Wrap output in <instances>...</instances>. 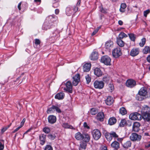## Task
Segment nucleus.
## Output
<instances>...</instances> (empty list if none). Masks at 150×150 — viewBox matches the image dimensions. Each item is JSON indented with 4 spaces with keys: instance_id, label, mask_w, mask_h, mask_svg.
<instances>
[{
    "instance_id": "1",
    "label": "nucleus",
    "mask_w": 150,
    "mask_h": 150,
    "mask_svg": "<svg viewBox=\"0 0 150 150\" xmlns=\"http://www.w3.org/2000/svg\"><path fill=\"white\" fill-rule=\"evenodd\" d=\"M81 1L79 0L77 3L76 6H74L72 9L70 7H67L66 9V13L68 16H70L73 13L74 14L78 10V7L80 6Z\"/></svg>"
},
{
    "instance_id": "2",
    "label": "nucleus",
    "mask_w": 150,
    "mask_h": 150,
    "mask_svg": "<svg viewBox=\"0 0 150 150\" xmlns=\"http://www.w3.org/2000/svg\"><path fill=\"white\" fill-rule=\"evenodd\" d=\"M150 108L147 106L145 107L144 111L142 112V118H143L145 121H150Z\"/></svg>"
},
{
    "instance_id": "3",
    "label": "nucleus",
    "mask_w": 150,
    "mask_h": 150,
    "mask_svg": "<svg viewBox=\"0 0 150 150\" xmlns=\"http://www.w3.org/2000/svg\"><path fill=\"white\" fill-rule=\"evenodd\" d=\"M55 111L58 113H60L62 112L61 110L60 109L58 105H53L51 107L48 108L47 112L48 114H50L54 112Z\"/></svg>"
},
{
    "instance_id": "4",
    "label": "nucleus",
    "mask_w": 150,
    "mask_h": 150,
    "mask_svg": "<svg viewBox=\"0 0 150 150\" xmlns=\"http://www.w3.org/2000/svg\"><path fill=\"white\" fill-rule=\"evenodd\" d=\"M138 93L141 96L145 97L146 98H150V93L147 91V88L145 87L141 88Z\"/></svg>"
},
{
    "instance_id": "5",
    "label": "nucleus",
    "mask_w": 150,
    "mask_h": 150,
    "mask_svg": "<svg viewBox=\"0 0 150 150\" xmlns=\"http://www.w3.org/2000/svg\"><path fill=\"white\" fill-rule=\"evenodd\" d=\"M121 49L119 47H117L112 50V55L113 57L115 58H117L120 56L122 53Z\"/></svg>"
},
{
    "instance_id": "6",
    "label": "nucleus",
    "mask_w": 150,
    "mask_h": 150,
    "mask_svg": "<svg viewBox=\"0 0 150 150\" xmlns=\"http://www.w3.org/2000/svg\"><path fill=\"white\" fill-rule=\"evenodd\" d=\"M92 135L94 139L98 140L101 136V133L100 131L97 129H94L92 132Z\"/></svg>"
},
{
    "instance_id": "7",
    "label": "nucleus",
    "mask_w": 150,
    "mask_h": 150,
    "mask_svg": "<svg viewBox=\"0 0 150 150\" xmlns=\"http://www.w3.org/2000/svg\"><path fill=\"white\" fill-rule=\"evenodd\" d=\"M101 62L107 65H110L111 59L108 56H104L102 57L100 59Z\"/></svg>"
},
{
    "instance_id": "8",
    "label": "nucleus",
    "mask_w": 150,
    "mask_h": 150,
    "mask_svg": "<svg viewBox=\"0 0 150 150\" xmlns=\"http://www.w3.org/2000/svg\"><path fill=\"white\" fill-rule=\"evenodd\" d=\"M129 118L132 120H140L142 119V115L138 112L131 114L129 115Z\"/></svg>"
},
{
    "instance_id": "9",
    "label": "nucleus",
    "mask_w": 150,
    "mask_h": 150,
    "mask_svg": "<svg viewBox=\"0 0 150 150\" xmlns=\"http://www.w3.org/2000/svg\"><path fill=\"white\" fill-rule=\"evenodd\" d=\"M66 87L64 88V90L70 93H72V85L71 81H68L65 84Z\"/></svg>"
},
{
    "instance_id": "10",
    "label": "nucleus",
    "mask_w": 150,
    "mask_h": 150,
    "mask_svg": "<svg viewBox=\"0 0 150 150\" xmlns=\"http://www.w3.org/2000/svg\"><path fill=\"white\" fill-rule=\"evenodd\" d=\"M142 136L136 133H132L130 136V139L133 141H139L141 139Z\"/></svg>"
},
{
    "instance_id": "11",
    "label": "nucleus",
    "mask_w": 150,
    "mask_h": 150,
    "mask_svg": "<svg viewBox=\"0 0 150 150\" xmlns=\"http://www.w3.org/2000/svg\"><path fill=\"white\" fill-rule=\"evenodd\" d=\"M104 85V83L102 81H96L94 83V86L96 88L101 89L103 88Z\"/></svg>"
},
{
    "instance_id": "12",
    "label": "nucleus",
    "mask_w": 150,
    "mask_h": 150,
    "mask_svg": "<svg viewBox=\"0 0 150 150\" xmlns=\"http://www.w3.org/2000/svg\"><path fill=\"white\" fill-rule=\"evenodd\" d=\"M80 81V74H77L73 77V85L74 86H77Z\"/></svg>"
},
{
    "instance_id": "13",
    "label": "nucleus",
    "mask_w": 150,
    "mask_h": 150,
    "mask_svg": "<svg viewBox=\"0 0 150 150\" xmlns=\"http://www.w3.org/2000/svg\"><path fill=\"white\" fill-rule=\"evenodd\" d=\"M140 52V49L139 48L134 47L131 50L129 54L130 56L134 57L139 54Z\"/></svg>"
},
{
    "instance_id": "14",
    "label": "nucleus",
    "mask_w": 150,
    "mask_h": 150,
    "mask_svg": "<svg viewBox=\"0 0 150 150\" xmlns=\"http://www.w3.org/2000/svg\"><path fill=\"white\" fill-rule=\"evenodd\" d=\"M126 85L128 87L132 88L136 86V82L133 79H129L127 81Z\"/></svg>"
},
{
    "instance_id": "15",
    "label": "nucleus",
    "mask_w": 150,
    "mask_h": 150,
    "mask_svg": "<svg viewBox=\"0 0 150 150\" xmlns=\"http://www.w3.org/2000/svg\"><path fill=\"white\" fill-rule=\"evenodd\" d=\"M53 25V23L52 22H47L46 21L43 25L42 28L45 30H47L50 28Z\"/></svg>"
},
{
    "instance_id": "16",
    "label": "nucleus",
    "mask_w": 150,
    "mask_h": 150,
    "mask_svg": "<svg viewBox=\"0 0 150 150\" xmlns=\"http://www.w3.org/2000/svg\"><path fill=\"white\" fill-rule=\"evenodd\" d=\"M131 125V122L130 121L126 120L125 119H122L119 124V126L120 127H123L125 126H130Z\"/></svg>"
},
{
    "instance_id": "17",
    "label": "nucleus",
    "mask_w": 150,
    "mask_h": 150,
    "mask_svg": "<svg viewBox=\"0 0 150 150\" xmlns=\"http://www.w3.org/2000/svg\"><path fill=\"white\" fill-rule=\"evenodd\" d=\"M40 144L43 145L45 144L46 141V135L41 134L39 136Z\"/></svg>"
},
{
    "instance_id": "18",
    "label": "nucleus",
    "mask_w": 150,
    "mask_h": 150,
    "mask_svg": "<svg viewBox=\"0 0 150 150\" xmlns=\"http://www.w3.org/2000/svg\"><path fill=\"white\" fill-rule=\"evenodd\" d=\"M90 140V136L88 133H84L83 134L82 140L85 142L87 143Z\"/></svg>"
},
{
    "instance_id": "19",
    "label": "nucleus",
    "mask_w": 150,
    "mask_h": 150,
    "mask_svg": "<svg viewBox=\"0 0 150 150\" xmlns=\"http://www.w3.org/2000/svg\"><path fill=\"white\" fill-rule=\"evenodd\" d=\"M140 123L138 122H135L133 124L132 130L134 132H138L139 130Z\"/></svg>"
},
{
    "instance_id": "20",
    "label": "nucleus",
    "mask_w": 150,
    "mask_h": 150,
    "mask_svg": "<svg viewBox=\"0 0 150 150\" xmlns=\"http://www.w3.org/2000/svg\"><path fill=\"white\" fill-rule=\"evenodd\" d=\"M96 118L98 120L100 121H103L104 119V115L103 112H100L98 113Z\"/></svg>"
},
{
    "instance_id": "21",
    "label": "nucleus",
    "mask_w": 150,
    "mask_h": 150,
    "mask_svg": "<svg viewBox=\"0 0 150 150\" xmlns=\"http://www.w3.org/2000/svg\"><path fill=\"white\" fill-rule=\"evenodd\" d=\"M48 122L50 124H54L56 121V117L55 116L53 115H50L48 117Z\"/></svg>"
},
{
    "instance_id": "22",
    "label": "nucleus",
    "mask_w": 150,
    "mask_h": 150,
    "mask_svg": "<svg viewBox=\"0 0 150 150\" xmlns=\"http://www.w3.org/2000/svg\"><path fill=\"white\" fill-rule=\"evenodd\" d=\"M132 143L130 141H127L122 143L123 147L125 149H127L131 146Z\"/></svg>"
},
{
    "instance_id": "23",
    "label": "nucleus",
    "mask_w": 150,
    "mask_h": 150,
    "mask_svg": "<svg viewBox=\"0 0 150 150\" xmlns=\"http://www.w3.org/2000/svg\"><path fill=\"white\" fill-rule=\"evenodd\" d=\"M111 147L115 150H117L120 148V144L117 141H115L111 144Z\"/></svg>"
},
{
    "instance_id": "24",
    "label": "nucleus",
    "mask_w": 150,
    "mask_h": 150,
    "mask_svg": "<svg viewBox=\"0 0 150 150\" xmlns=\"http://www.w3.org/2000/svg\"><path fill=\"white\" fill-rule=\"evenodd\" d=\"M91 63H87L85 64L83 66V71L85 72L89 71L91 69Z\"/></svg>"
},
{
    "instance_id": "25",
    "label": "nucleus",
    "mask_w": 150,
    "mask_h": 150,
    "mask_svg": "<svg viewBox=\"0 0 150 150\" xmlns=\"http://www.w3.org/2000/svg\"><path fill=\"white\" fill-rule=\"evenodd\" d=\"M90 58L91 60H95L98 59V53L96 51H93L91 53Z\"/></svg>"
},
{
    "instance_id": "26",
    "label": "nucleus",
    "mask_w": 150,
    "mask_h": 150,
    "mask_svg": "<svg viewBox=\"0 0 150 150\" xmlns=\"http://www.w3.org/2000/svg\"><path fill=\"white\" fill-rule=\"evenodd\" d=\"M113 46V43L112 41L110 40L107 42L105 44V47L107 49H110Z\"/></svg>"
},
{
    "instance_id": "27",
    "label": "nucleus",
    "mask_w": 150,
    "mask_h": 150,
    "mask_svg": "<svg viewBox=\"0 0 150 150\" xmlns=\"http://www.w3.org/2000/svg\"><path fill=\"white\" fill-rule=\"evenodd\" d=\"M114 100L113 98L111 96H108L105 100L106 104L108 105H111L113 103Z\"/></svg>"
},
{
    "instance_id": "28",
    "label": "nucleus",
    "mask_w": 150,
    "mask_h": 150,
    "mask_svg": "<svg viewBox=\"0 0 150 150\" xmlns=\"http://www.w3.org/2000/svg\"><path fill=\"white\" fill-rule=\"evenodd\" d=\"M64 93L62 92H60L57 93L55 96V98L56 99L58 100L63 99L64 97Z\"/></svg>"
},
{
    "instance_id": "29",
    "label": "nucleus",
    "mask_w": 150,
    "mask_h": 150,
    "mask_svg": "<svg viewBox=\"0 0 150 150\" xmlns=\"http://www.w3.org/2000/svg\"><path fill=\"white\" fill-rule=\"evenodd\" d=\"M94 74L98 77L101 76L102 75V72L98 68H96L94 70Z\"/></svg>"
},
{
    "instance_id": "30",
    "label": "nucleus",
    "mask_w": 150,
    "mask_h": 150,
    "mask_svg": "<svg viewBox=\"0 0 150 150\" xmlns=\"http://www.w3.org/2000/svg\"><path fill=\"white\" fill-rule=\"evenodd\" d=\"M117 121L116 119L114 117H110L109 120L108 124L110 125H112L115 124Z\"/></svg>"
},
{
    "instance_id": "31",
    "label": "nucleus",
    "mask_w": 150,
    "mask_h": 150,
    "mask_svg": "<svg viewBox=\"0 0 150 150\" xmlns=\"http://www.w3.org/2000/svg\"><path fill=\"white\" fill-rule=\"evenodd\" d=\"M83 134H82L80 132L76 133L75 136V138L78 140H81L82 139Z\"/></svg>"
},
{
    "instance_id": "32",
    "label": "nucleus",
    "mask_w": 150,
    "mask_h": 150,
    "mask_svg": "<svg viewBox=\"0 0 150 150\" xmlns=\"http://www.w3.org/2000/svg\"><path fill=\"white\" fill-rule=\"evenodd\" d=\"M117 45L120 47H123L124 46V42L120 39L117 38Z\"/></svg>"
},
{
    "instance_id": "33",
    "label": "nucleus",
    "mask_w": 150,
    "mask_h": 150,
    "mask_svg": "<svg viewBox=\"0 0 150 150\" xmlns=\"http://www.w3.org/2000/svg\"><path fill=\"white\" fill-rule=\"evenodd\" d=\"M143 52L144 54L150 53V47L148 46H145L143 50Z\"/></svg>"
},
{
    "instance_id": "34",
    "label": "nucleus",
    "mask_w": 150,
    "mask_h": 150,
    "mask_svg": "<svg viewBox=\"0 0 150 150\" xmlns=\"http://www.w3.org/2000/svg\"><path fill=\"white\" fill-rule=\"evenodd\" d=\"M136 99L139 101H142L146 98L145 97L139 94V93L136 96Z\"/></svg>"
},
{
    "instance_id": "35",
    "label": "nucleus",
    "mask_w": 150,
    "mask_h": 150,
    "mask_svg": "<svg viewBox=\"0 0 150 150\" xmlns=\"http://www.w3.org/2000/svg\"><path fill=\"white\" fill-rule=\"evenodd\" d=\"M105 137L107 140L108 141H110L112 139V137H111L110 133L106 132L105 133Z\"/></svg>"
},
{
    "instance_id": "36",
    "label": "nucleus",
    "mask_w": 150,
    "mask_h": 150,
    "mask_svg": "<svg viewBox=\"0 0 150 150\" xmlns=\"http://www.w3.org/2000/svg\"><path fill=\"white\" fill-rule=\"evenodd\" d=\"M120 112L122 115L127 113V111L125 108L122 107L120 109Z\"/></svg>"
},
{
    "instance_id": "37",
    "label": "nucleus",
    "mask_w": 150,
    "mask_h": 150,
    "mask_svg": "<svg viewBox=\"0 0 150 150\" xmlns=\"http://www.w3.org/2000/svg\"><path fill=\"white\" fill-rule=\"evenodd\" d=\"M127 37V35L126 34L123 32H122L119 34L118 38H117L122 40L124 38H126Z\"/></svg>"
},
{
    "instance_id": "38",
    "label": "nucleus",
    "mask_w": 150,
    "mask_h": 150,
    "mask_svg": "<svg viewBox=\"0 0 150 150\" xmlns=\"http://www.w3.org/2000/svg\"><path fill=\"white\" fill-rule=\"evenodd\" d=\"M62 126L64 128H70L71 129H74L71 125H69L68 123H64L63 124Z\"/></svg>"
},
{
    "instance_id": "39",
    "label": "nucleus",
    "mask_w": 150,
    "mask_h": 150,
    "mask_svg": "<svg viewBox=\"0 0 150 150\" xmlns=\"http://www.w3.org/2000/svg\"><path fill=\"white\" fill-rule=\"evenodd\" d=\"M98 110L97 109L95 108H93L91 110L90 113L93 115H96L97 113Z\"/></svg>"
},
{
    "instance_id": "40",
    "label": "nucleus",
    "mask_w": 150,
    "mask_h": 150,
    "mask_svg": "<svg viewBox=\"0 0 150 150\" xmlns=\"http://www.w3.org/2000/svg\"><path fill=\"white\" fill-rule=\"evenodd\" d=\"M110 80V77L108 75L105 76L103 78V81L108 83Z\"/></svg>"
},
{
    "instance_id": "41",
    "label": "nucleus",
    "mask_w": 150,
    "mask_h": 150,
    "mask_svg": "<svg viewBox=\"0 0 150 150\" xmlns=\"http://www.w3.org/2000/svg\"><path fill=\"white\" fill-rule=\"evenodd\" d=\"M146 41V39L145 38H142L141 40V42L139 43V45L140 47H143Z\"/></svg>"
},
{
    "instance_id": "42",
    "label": "nucleus",
    "mask_w": 150,
    "mask_h": 150,
    "mask_svg": "<svg viewBox=\"0 0 150 150\" xmlns=\"http://www.w3.org/2000/svg\"><path fill=\"white\" fill-rule=\"evenodd\" d=\"M110 133L112 138L113 137L114 138H116L118 137V135H117L115 132L112 131L110 132Z\"/></svg>"
},
{
    "instance_id": "43",
    "label": "nucleus",
    "mask_w": 150,
    "mask_h": 150,
    "mask_svg": "<svg viewBox=\"0 0 150 150\" xmlns=\"http://www.w3.org/2000/svg\"><path fill=\"white\" fill-rule=\"evenodd\" d=\"M130 39L132 41H134L135 40V37L134 34L132 33L129 34H128Z\"/></svg>"
},
{
    "instance_id": "44",
    "label": "nucleus",
    "mask_w": 150,
    "mask_h": 150,
    "mask_svg": "<svg viewBox=\"0 0 150 150\" xmlns=\"http://www.w3.org/2000/svg\"><path fill=\"white\" fill-rule=\"evenodd\" d=\"M44 150H53V148L50 145H46L44 148Z\"/></svg>"
},
{
    "instance_id": "45",
    "label": "nucleus",
    "mask_w": 150,
    "mask_h": 150,
    "mask_svg": "<svg viewBox=\"0 0 150 150\" xmlns=\"http://www.w3.org/2000/svg\"><path fill=\"white\" fill-rule=\"evenodd\" d=\"M85 78L86 80L87 84H89L91 81V77L89 76L88 74L85 76Z\"/></svg>"
},
{
    "instance_id": "46",
    "label": "nucleus",
    "mask_w": 150,
    "mask_h": 150,
    "mask_svg": "<svg viewBox=\"0 0 150 150\" xmlns=\"http://www.w3.org/2000/svg\"><path fill=\"white\" fill-rule=\"evenodd\" d=\"M50 129L48 127H45L43 129V132L46 134L49 133L50 132Z\"/></svg>"
},
{
    "instance_id": "47",
    "label": "nucleus",
    "mask_w": 150,
    "mask_h": 150,
    "mask_svg": "<svg viewBox=\"0 0 150 150\" xmlns=\"http://www.w3.org/2000/svg\"><path fill=\"white\" fill-rule=\"evenodd\" d=\"M80 146L81 148L85 149L86 148V144L85 143L82 142L80 143Z\"/></svg>"
},
{
    "instance_id": "48",
    "label": "nucleus",
    "mask_w": 150,
    "mask_h": 150,
    "mask_svg": "<svg viewBox=\"0 0 150 150\" xmlns=\"http://www.w3.org/2000/svg\"><path fill=\"white\" fill-rule=\"evenodd\" d=\"M48 138L51 140H54L56 136L55 135H52L51 134H49L48 136Z\"/></svg>"
},
{
    "instance_id": "49",
    "label": "nucleus",
    "mask_w": 150,
    "mask_h": 150,
    "mask_svg": "<svg viewBox=\"0 0 150 150\" xmlns=\"http://www.w3.org/2000/svg\"><path fill=\"white\" fill-rule=\"evenodd\" d=\"M150 12L149 9H148L144 11V16L146 17L147 16V14L149 13Z\"/></svg>"
},
{
    "instance_id": "50",
    "label": "nucleus",
    "mask_w": 150,
    "mask_h": 150,
    "mask_svg": "<svg viewBox=\"0 0 150 150\" xmlns=\"http://www.w3.org/2000/svg\"><path fill=\"white\" fill-rule=\"evenodd\" d=\"M100 150H108L106 146L102 145L100 148Z\"/></svg>"
},
{
    "instance_id": "51",
    "label": "nucleus",
    "mask_w": 150,
    "mask_h": 150,
    "mask_svg": "<svg viewBox=\"0 0 150 150\" xmlns=\"http://www.w3.org/2000/svg\"><path fill=\"white\" fill-rule=\"evenodd\" d=\"M40 41L38 39H36L35 40V44L36 45H40Z\"/></svg>"
},
{
    "instance_id": "52",
    "label": "nucleus",
    "mask_w": 150,
    "mask_h": 150,
    "mask_svg": "<svg viewBox=\"0 0 150 150\" xmlns=\"http://www.w3.org/2000/svg\"><path fill=\"white\" fill-rule=\"evenodd\" d=\"M109 87L111 90V92L114 89V86L112 84H109L108 85Z\"/></svg>"
},
{
    "instance_id": "53",
    "label": "nucleus",
    "mask_w": 150,
    "mask_h": 150,
    "mask_svg": "<svg viewBox=\"0 0 150 150\" xmlns=\"http://www.w3.org/2000/svg\"><path fill=\"white\" fill-rule=\"evenodd\" d=\"M127 6L125 3H123L121 4L120 7L123 9H125L126 7Z\"/></svg>"
},
{
    "instance_id": "54",
    "label": "nucleus",
    "mask_w": 150,
    "mask_h": 150,
    "mask_svg": "<svg viewBox=\"0 0 150 150\" xmlns=\"http://www.w3.org/2000/svg\"><path fill=\"white\" fill-rule=\"evenodd\" d=\"M4 147V144H2L0 142V150H3Z\"/></svg>"
},
{
    "instance_id": "55",
    "label": "nucleus",
    "mask_w": 150,
    "mask_h": 150,
    "mask_svg": "<svg viewBox=\"0 0 150 150\" xmlns=\"http://www.w3.org/2000/svg\"><path fill=\"white\" fill-rule=\"evenodd\" d=\"M20 126H18L17 128H16L12 132V133H14L17 132L19 129L21 127Z\"/></svg>"
},
{
    "instance_id": "56",
    "label": "nucleus",
    "mask_w": 150,
    "mask_h": 150,
    "mask_svg": "<svg viewBox=\"0 0 150 150\" xmlns=\"http://www.w3.org/2000/svg\"><path fill=\"white\" fill-rule=\"evenodd\" d=\"M83 126L84 127L86 128L87 129H89L90 128V127L88 125L87 123L86 122L84 123Z\"/></svg>"
},
{
    "instance_id": "57",
    "label": "nucleus",
    "mask_w": 150,
    "mask_h": 150,
    "mask_svg": "<svg viewBox=\"0 0 150 150\" xmlns=\"http://www.w3.org/2000/svg\"><path fill=\"white\" fill-rule=\"evenodd\" d=\"M9 127V126H8V127H3L1 129V132L2 133H3L4 132H5L6 130L8 129V128Z\"/></svg>"
},
{
    "instance_id": "58",
    "label": "nucleus",
    "mask_w": 150,
    "mask_h": 150,
    "mask_svg": "<svg viewBox=\"0 0 150 150\" xmlns=\"http://www.w3.org/2000/svg\"><path fill=\"white\" fill-rule=\"evenodd\" d=\"M98 31V29H96L91 34L92 36H93L95 35Z\"/></svg>"
},
{
    "instance_id": "59",
    "label": "nucleus",
    "mask_w": 150,
    "mask_h": 150,
    "mask_svg": "<svg viewBox=\"0 0 150 150\" xmlns=\"http://www.w3.org/2000/svg\"><path fill=\"white\" fill-rule=\"evenodd\" d=\"M150 147V141L149 142H148L145 145V147L146 149H148Z\"/></svg>"
},
{
    "instance_id": "60",
    "label": "nucleus",
    "mask_w": 150,
    "mask_h": 150,
    "mask_svg": "<svg viewBox=\"0 0 150 150\" xmlns=\"http://www.w3.org/2000/svg\"><path fill=\"white\" fill-rule=\"evenodd\" d=\"M25 118H24L23 120L22 121V122H21V124L20 125V126L21 127H22L23 126V125L24 124V123L25 121Z\"/></svg>"
},
{
    "instance_id": "61",
    "label": "nucleus",
    "mask_w": 150,
    "mask_h": 150,
    "mask_svg": "<svg viewBox=\"0 0 150 150\" xmlns=\"http://www.w3.org/2000/svg\"><path fill=\"white\" fill-rule=\"evenodd\" d=\"M123 138H118L117 139V140L120 142L122 144V143H123V142H122V141L123 140Z\"/></svg>"
},
{
    "instance_id": "62",
    "label": "nucleus",
    "mask_w": 150,
    "mask_h": 150,
    "mask_svg": "<svg viewBox=\"0 0 150 150\" xmlns=\"http://www.w3.org/2000/svg\"><path fill=\"white\" fill-rule=\"evenodd\" d=\"M100 11L103 13H105L106 12V10L104 9L103 7H102L100 9Z\"/></svg>"
},
{
    "instance_id": "63",
    "label": "nucleus",
    "mask_w": 150,
    "mask_h": 150,
    "mask_svg": "<svg viewBox=\"0 0 150 150\" xmlns=\"http://www.w3.org/2000/svg\"><path fill=\"white\" fill-rule=\"evenodd\" d=\"M120 11L121 12H124L125 11V9H123L120 7Z\"/></svg>"
},
{
    "instance_id": "64",
    "label": "nucleus",
    "mask_w": 150,
    "mask_h": 150,
    "mask_svg": "<svg viewBox=\"0 0 150 150\" xmlns=\"http://www.w3.org/2000/svg\"><path fill=\"white\" fill-rule=\"evenodd\" d=\"M147 60L148 62L150 63V54L147 57Z\"/></svg>"
}]
</instances>
